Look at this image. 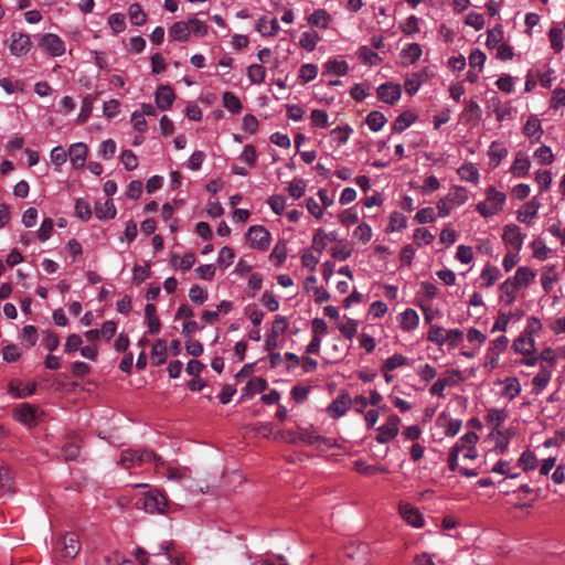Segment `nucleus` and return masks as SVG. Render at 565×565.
I'll return each instance as SVG.
<instances>
[{
  "mask_svg": "<svg viewBox=\"0 0 565 565\" xmlns=\"http://www.w3.org/2000/svg\"><path fill=\"white\" fill-rule=\"evenodd\" d=\"M141 488V491L136 499V508L149 514H167L169 511V501L167 497L156 488H149L146 483L135 486Z\"/></svg>",
  "mask_w": 565,
  "mask_h": 565,
  "instance_id": "nucleus-1",
  "label": "nucleus"
},
{
  "mask_svg": "<svg viewBox=\"0 0 565 565\" xmlns=\"http://www.w3.org/2000/svg\"><path fill=\"white\" fill-rule=\"evenodd\" d=\"M505 194L490 186L487 190L484 201L478 203L477 211L486 218L491 217L502 211L505 203Z\"/></svg>",
  "mask_w": 565,
  "mask_h": 565,
  "instance_id": "nucleus-2",
  "label": "nucleus"
},
{
  "mask_svg": "<svg viewBox=\"0 0 565 565\" xmlns=\"http://www.w3.org/2000/svg\"><path fill=\"white\" fill-rule=\"evenodd\" d=\"M153 462L154 466L161 467L164 465L163 459L149 450H124L120 457V465L125 469H129L137 463Z\"/></svg>",
  "mask_w": 565,
  "mask_h": 565,
  "instance_id": "nucleus-3",
  "label": "nucleus"
},
{
  "mask_svg": "<svg viewBox=\"0 0 565 565\" xmlns=\"http://www.w3.org/2000/svg\"><path fill=\"white\" fill-rule=\"evenodd\" d=\"M467 200L468 195L463 188H451L448 194L437 202L438 215L440 217L448 216L454 207L465 204Z\"/></svg>",
  "mask_w": 565,
  "mask_h": 565,
  "instance_id": "nucleus-4",
  "label": "nucleus"
},
{
  "mask_svg": "<svg viewBox=\"0 0 565 565\" xmlns=\"http://www.w3.org/2000/svg\"><path fill=\"white\" fill-rule=\"evenodd\" d=\"M169 547H170V543L168 541H163L160 544V546L158 548V552H154L152 554H149L143 548H137L136 550V557L140 562V564H142V565L150 564V563L152 565L170 564L171 556L168 554Z\"/></svg>",
  "mask_w": 565,
  "mask_h": 565,
  "instance_id": "nucleus-5",
  "label": "nucleus"
},
{
  "mask_svg": "<svg viewBox=\"0 0 565 565\" xmlns=\"http://www.w3.org/2000/svg\"><path fill=\"white\" fill-rule=\"evenodd\" d=\"M246 239L252 248L266 250L270 246L271 235L263 225H253L246 233Z\"/></svg>",
  "mask_w": 565,
  "mask_h": 565,
  "instance_id": "nucleus-6",
  "label": "nucleus"
},
{
  "mask_svg": "<svg viewBox=\"0 0 565 565\" xmlns=\"http://www.w3.org/2000/svg\"><path fill=\"white\" fill-rule=\"evenodd\" d=\"M369 545L365 543L350 544L344 550L343 565H365L369 562Z\"/></svg>",
  "mask_w": 565,
  "mask_h": 565,
  "instance_id": "nucleus-7",
  "label": "nucleus"
},
{
  "mask_svg": "<svg viewBox=\"0 0 565 565\" xmlns=\"http://www.w3.org/2000/svg\"><path fill=\"white\" fill-rule=\"evenodd\" d=\"M508 344L509 339L505 335H500L494 340L490 341L487 351V367L493 370L499 365L500 355L507 350Z\"/></svg>",
  "mask_w": 565,
  "mask_h": 565,
  "instance_id": "nucleus-8",
  "label": "nucleus"
},
{
  "mask_svg": "<svg viewBox=\"0 0 565 565\" xmlns=\"http://www.w3.org/2000/svg\"><path fill=\"white\" fill-rule=\"evenodd\" d=\"M40 46L51 56L57 57L65 53V42L54 33H45L40 39Z\"/></svg>",
  "mask_w": 565,
  "mask_h": 565,
  "instance_id": "nucleus-9",
  "label": "nucleus"
},
{
  "mask_svg": "<svg viewBox=\"0 0 565 565\" xmlns=\"http://www.w3.org/2000/svg\"><path fill=\"white\" fill-rule=\"evenodd\" d=\"M398 513L408 525L415 529H420L425 524V520L420 511L408 502H399Z\"/></svg>",
  "mask_w": 565,
  "mask_h": 565,
  "instance_id": "nucleus-10",
  "label": "nucleus"
},
{
  "mask_svg": "<svg viewBox=\"0 0 565 565\" xmlns=\"http://www.w3.org/2000/svg\"><path fill=\"white\" fill-rule=\"evenodd\" d=\"M502 238L508 249L521 250L525 235L518 225L508 224L503 228Z\"/></svg>",
  "mask_w": 565,
  "mask_h": 565,
  "instance_id": "nucleus-11",
  "label": "nucleus"
},
{
  "mask_svg": "<svg viewBox=\"0 0 565 565\" xmlns=\"http://www.w3.org/2000/svg\"><path fill=\"white\" fill-rule=\"evenodd\" d=\"M10 53L14 56H23L31 49V40L28 34L13 32L10 36Z\"/></svg>",
  "mask_w": 565,
  "mask_h": 565,
  "instance_id": "nucleus-12",
  "label": "nucleus"
},
{
  "mask_svg": "<svg viewBox=\"0 0 565 565\" xmlns=\"http://www.w3.org/2000/svg\"><path fill=\"white\" fill-rule=\"evenodd\" d=\"M399 418L397 416H391L387 422L379 427V433L375 439L385 444L392 440L398 434Z\"/></svg>",
  "mask_w": 565,
  "mask_h": 565,
  "instance_id": "nucleus-13",
  "label": "nucleus"
},
{
  "mask_svg": "<svg viewBox=\"0 0 565 565\" xmlns=\"http://www.w3.org/2000/svg\"><path fill=\"white\" fill-rule=\"evenodd\" d=\"M401 86L391 82L384 83L377 88L379 98L386 104H395L401 98Z\"/></svg>",
  "mask_w": 565,
  "mask_h": 565,
  "instance_id": "nucleus-14",
  "label": "nucleus"
},
{
  "mask_svg": "<svg viewBox=\"0 0 565 565\" xmlns=\"http://www.w3.org/2000/svg\"><path fill=\"white\" fill-rule=\"evenodd\" d=\"M39 414V408L31 404H21L14 412L15 418L26 426L34 425Z\"/></svg>",
  "mask_w": 565,
  "mask_h": 565,
  "instance_id": "nucleus-15",
  "label": "nucleus"
},
{
  "mask_svg": "<svg viewBox=\"0 0 565 565\" xmlns=\"http://www.w3.org/2000/svg\"><path fill=\"white\" fill-rule=\"evenodd\" d=\"M87 153L88 148L84 142L72 143L67 152L71 163L75 169L84 167Z\"/></svg>",
  "mask_w": 565,
  "mask_h": 565,
  "instance_id": "nucleus-16",
  "label": "nucleus"
},
{
  "mask_svg": "<svg viewBox=\"0 0 565 565\" xmlns=\"http://www.w3.org/2000/svg\"><path fill=\"white\" fill-rule=\"evenodd\" d=\"M255 30L263 36L274 38L280 31V25L277 19H268L264 15L257 20Z\"/></svg>",
  "mask_w": 565,
  "mask_h": 565,
  "instance_id": "nucleus-17",
  "label": "nucleus"
},
{
  "mask_svg": "<svg viewBox=\"0 0 565 565\" xmlns=\"http://www.w3.org/2000/svg\"><path fill=\"white\" fill-rule=\"evenodd\" d=\"M352 405V399L348 394L338 396L328 407V413L333 418L342 417Z\"/></svg>",
  "mask_w": 565,
  "mask_h": 565,
  "instance_id": "nucleus-18",
  "label": "nucleus"
},
{
  "mask_svg": "<svg viewBox=\"0 0 565 565\" xmlns=\"http://www.w3.org/2000/svg\"><path fill=\"white\" fill-rule=\"evenodd\" d=\"M540 202L534 198L523 204L521 209L518 211V221L521 223L531 224L532 221L535 218L539 210H540Z\"/></svg>",
  "mask_w": 565,
  "mask_h": 565,
  "instance_id": "nucleus-19",
  "label": "nucleus"
},
{
  "mask_svg": "<svg viewBox=\"0 0 565 565\" xmlns=\"http://www.w3.org/2000/svg\"><path fill=\"white\" fill-rule=\"evenodd\" d=\"M81 550L78 536L75 533H68L63 537L62 557L72 559Z\"/></svg>",
  "mask_w": 565,
  "mask_h": 565,
  "instance_id": "nucleus-20",
  "label": "nucleus"
},
{
  "mask_svg": "<svg viewBox=\"0 0 565 565\" xmlns=\"http://www.w3.org/2000/svg\"><path fill=\"white\" fill-rule=\"evenodd\" d=\"M530 168L531 161L529 157L523 152H518L510 170L515 178H524L527 175Z\"/></svg>",
  "mask_w": 565,
  "mask_h": 565,
  "instance_id": "nucleus-21",
  "label": "nucleus"
},
{
  "mask_svg": "<svg viewBox=\"0 0 565 565\" xmlns=\"http://www.w3.org/2000/svg\"><path fill=\"white\" fill-rule=\"evenodd\" d=\"M512 349L515 353L529 355L535 351L534 339L526 334H520L512 343Z\"/></svg>",
  "mask_w": 565,
  "mask_h": 565,
  "instance_id": "nucleus-22",
  "label": "nucleus"
},
{
  "mask_svg": "<svg viewBox=\"0 0 565 565\" xmlns=\"http://www.w3.org/2000/svg\"><path fill=\"white\" fill-rule=\"evenodd\" d=\"M174 93L171 87L167 85L160 86L156 92V104L160 109H168L171 107L174 100Z\"/></svg>",
  "mask_w": 565,
  "mask_h": 565,
  "instance_id": "nucleus-23",
  "label": "nucleus"
},
{
  "mask_svg": "<svg viewBox=\"0 0 565 565\" xmlns=\"http://www.w3.org/2000/svg\"><path fill=\"white\" fill-rule=\"evenodd\" d=\"M419 316L412 309L407 308L399 315V326L404 331H413L418 327Z\"/></svg>",
  "mask_w": 565,
  "mask_h": 565,
  "instance_id": "nucleus-24",
  "label": "nucleus"
},
{
  "mask_svg": "<svg viewBox=\"0 0 565 565\" xmlns=\"http://www.w3.org/2000/svg\"><path fill=\"white\" fill-rule=\"evenodd\" d=\"M35 391V383H28L23 385L20 382H11L8 387V393L14 398H24L32 395Z\"/></svg>",
  "mask_w": 565,
  "mask_h": 565,
  "instance_id": "nucleus-25",
  "label": "nucleus"
},
{
  "mask_svg": "<svg viewBox=\"0 0 565 565\" xmlns=\"http://www.w3.org/2000/svg\"><path fill=\"white\" fill-rule=\"evenodd\" d=\"M558 280V274L555 265L545 266L541 275L542 288L545 292H550L554 284Z\"/></svg>",
  "mask_w": 565,
  "mask_h": 565,
  "instance_id": "nucleus-26",
  "label": "nucleus"
},
{
  "mask_svg": "<svg viewBox=\"0 0 565 565\" xmlns=\"http://www.w3.org/2000/svg\"><path fill=\"white\" fill-rule=\"evenodd\" d=\"M502 393L501 395L509 401L514 399L521 392V383L519 379L511 376L502 381Z\"/></svg>",
  "mask_w": 565,
  "mask_h": 565,
  "instance_id": "nucleus-27",
  "label": "nucleus"
},
{
  "mask_svg": "<svg viewBox=\"0 0 565 565\" xmlns=\"http://www.w3.org/2000/svg\"><path fill=\"white\" fill-rule=\"evenodd\" d=\"M422 46L418 43H409L402 50V60L403 64H414L416 63L420 56H422Z\"/></svg>",
  "mask_w": 565,
  "mask_h": 565,
  "instance_id": "nucleus-28",
  "label": "nucleus"
},
{
  "mask_svg": "<svg viewBox=\"0 0 565 565\" xmlns=\"http://www.w3.org/2000/svg\"><path fill=\"white\" fill-rule=\"evenodd\" d=\"M542 132L540 119L534 115L530 116L524 126V135L537 141L541 139Z\"/></svg>",
  "mask_w": 565,
  "mask_h": 565,
  "instance_id": "nucleus-29",
  "label": "nucleus"
},
{
  "mask_svg": "<svg viewBox=\"0 0 565 565\" xmlns=\"http://www.w3.org/2000/svg\"><path fill=\"white\" fill-rule=\"evenodd\" d=\"M170 36L173 38V40L179 42L188 41L190 38V29L188 21H178L172 24V26L169 30Z\"/></svg>",
  "mask_w": 565,
  "mask_h": 565,
  "instance_id": "nucleus-30",
  "label": "nucleus"
},
{
  "mask_svg": "<svg viewBox=\"0 0 565 565\" xmlns=\"http://www.w3.org/2000/svg\"><path fill=\"white\" fill-rule=\"evenodd\" d=\"M330 20L331 15L324 9H317L309 15L308 23L312 26L327 29Z\"/></svg>",
  "mask_w": 565,
  "mask_h": 565,
  "instance_id": "nucleus-31",
  "label": "nucleus"
},
{
  "mask_svg": "<svg viewBox=\"0 0 565 565\" xmlns=\"http://www.w3.org/2000/svg\"><path fill=\"white\" fill-rule=\"evenodd\" d=\"M536 273L526 266H521L516 269L513 281L518 286H529L535 279Z\"/></svg>",
  "mask_w": 565,
  "mask_h": 565,
  "instance_id": "nucleus-32",
  "label": "nucleus"
},
{
  "mask_svg": "<svg viewBox=\"0 0 565 565\" xmlns=\"http://www.w3.org/2000/svg\"><path fill=\"white\" fill-rule=\"evenodd\" d=\"M551 379L552 371L547 367H541L540 372L532 380L535 393L540 394L544 388H546Z\"/></svg>",
  "mask_w": 565,
  "mask_h": 565,
  "instance_id": "nucleus-33",
  "label": "nucleus"
},
{
  "mask_svg": "<svg viewBox=\"0 0 565 565\" xmlns=\"http://www.w3.org/2000/svg\"><path fill=\"white\" fill-rule=\"evenodd\" d=\"M195 255L190 252L180 257L178 254H173L170 260L171 266L178 267L182 270H189L195 264Z\"/></svg>",
  "mask_w": 565,
  "mask_h": 565,
  "instance_id": "nucleus-34",
  "label": "nucleus"
},
{
  "mask_svg": "<svg viewBox=\"0 0 565 565\" xmlns=\"http://www.w3.org/2000/svg\"><path fill=\"white\" fill-rule=\"evenodd\" d=\"M354 469L361 475L371 476L374 473H386L388 472L387 467L382 465H367L365 461L358 460L354 463Z\"/></svg>",
  "mask_w": 565,
  "mask_h": 565,
  "instance_id": "nucleus-35",
  "label": "nucleus"
},
{
  "mask_svg": "<svg viewBox=\"0 0 565 565\" xmlns=\"http://www.w3.org/2000/svg\"><path fill=\"white\" fill-rule=\"evenodd\" d=\"M167 344L162 339H158L151 349V359L154 365H161L166 362Z\"/></svg>",
  "mask_w": 565,
  "mask_h": 565,
  "instance_id": "nucleus-36",
  "label": "nucleus"
},
{
  "mask_svg": "<svg viewBox=\"0 0 565 565\" xmlns=\"http://www.w3.org/2000/svg\"><path fill=\"white\" fill-rule=\"evenodd\" d=\"M457 173L461 180L471 183H478L480 177L479 170L472 163L461 166Z\"/></svg>",
  "mask_w": 565,
  "mask_h": 565,
  "instance_id": "nucleus-37",
  "label": "nucleus"
},
{
  "mask_svg": "<svg viewBox=\"0 0 565 565\" xmlns=\"http://www.w3.org/2000/svg\"><path fill=\"white\" fill-rule=\"evenodd\" d=\"M246 75L252 84H262L266 77V70L262 64H252L247 67Z\"/></svg>",
  "mask_w": 565,
  "mask_h": 565,
  "instance_id": "nucleus-38",
  "label": "nucleus"
},
{
  "mask_svg": "<svg viewBox=\"0 0 565 565\" xmlns=\"http://www.w3.org/2000/svg\"><path fill=\"white\" fill-rule=\"evenodd\" d=\"M326 72L328 74L343 76L349 71V65L343 60H330L324 64Z\"/></svg>",
  "mask_w": 565,
  "mask_h": 565,
  "instance_id": "nucleus-39",
  "label": "nucleus"
},
{
  "mask_svg": "<svg viewBox=\"0 0 565 565\" xmlns=\"http://www.w3.org/2000/svg\"><path fill=\"white\" fill-rule=\"evenodd\" d=\"M500 276L501 271L498 267L487 265L481 273V279L483 281L482 286L491 287L500 278Z\"/></svg>",
  "mask_w": 565,
  "mask_h": 565,
  "instance_id": "nucleus-40",
  "label": "nucleus"
},
{
  "mask_svg": "<svg viewBox=\"0 0 565 565\" xmlns=\"http://www.w3.org/2000/svg\"><path fill=\"white\" fill-rule=\"evenodd\" d=\"M519 286L512 280L507 279L500 285V290L502 292V299L508 303H512L515 300V290Z\"/></svg>",
  "mask_w": 565,
  "mask_h": 565,
  "instance_id": "nucleus-41",
  "label": "nucleus"
},
{
  "mask_svg": "<svg viewBox=\"0 0 565 565\" xmlns=\"http://www.w3.org/2000/svg\"><path fill=\"white\" fill-rule=\"evenodd\" d=\"M386 121V117L377 110L371 111L366 117V125L372 131L381 130Z\"/></svg>",
  "mask_w": 565,
  "mask_h": 565,
  "instance_id": "nucleus-42",
  "label": "nucleus"
},
{
  "mask_svg": "<svg viewBox=\"0 0 565 565\" xmlns=\"http://www.w3.org/2000/svg\"><path fill=\"white\" fill-rule=\"evenodd\" d=\"M223 106L231 113L237 114L242 109L239 98L232 92H225L222 97Z\"/></svg>",
  "mask_w": 565,
  "mask_h": 565,
  "instance_id": "nucleus-43",
  "label": "nucleus"
},
{
  "mask_svg": "<svg viewBox=\"0 0 565 565\" xmlns=\"http://www.w3.org/2000/svg\"><path fill=\"white\" fill-rule=\"evenodd\" d=\"M359 329V323L356 320L347 318L343 322L340 323L339 330L342 335L349 340L353 339Z\"/></svg>",
  "mask_w": 565,
  "mask_h": 565,
  "instance_id": "nucleus-44",
  "label": "nucleus"
},
{
  "mask_svg": "<svg viewBox=\"0 0 565 565\" xmlns=\"http://www.w3.org/2000/svg\"><path fill=\"white\" fill-rule=\"evenodd\" d=\"M319 41L320 38L317 33L307 31L301 34L299 44L306 51L312 52L316 49Z\"/></svg>",
  "mask_w": 565,
  "mask_h": 565,
  "instance_id": "nucleus-45",
  "label": "nucleus"
},
{
  "mask_svg": "<svg viewBox=\"0 0 565 565\" xmlns=\"http://www.w3.org/2000/svg\"><path fill=\"white\" fill-rule=\"evenodd\" d=\"M353 238H355L358 242L362 244H367L372 238V228L366 223H361L358 225V227L353 231Z\"/></svg>",
  "mask_w": 565,
  "mask_h": 565,
  "instance_id": "nucleus-46",
  "label": "nucleus"
},
{
  "mask_svg": "<svg viewBox=\"0 0 565 565\" xmlns=\"http://www.w3.org/2000/svg\"><path fill=\"white\" fill-rule=\"evenodd\" d=\"M96 216L99 220L114 218L116 216V207L113 201L107 200L102 205L96 207Z\"/></svg>",
  "mask_w": 565,
  "mask_h": 565,
  "instance_id": "nucleus-47",
  "label": "nucleus"
},
{
  "mask_svg": "<svg viewBox=\"0 0 565 565\" xmlns=\"http://www.w3.org/2000/svg\"><path fill=\"white\" fill-rule=\"evenodd\" d=\"M415 121V116L412 113L401 114L393 124V130L402 132L407 129Z\"/></svg>",
  "mask_w": 565,
  "mask_h": 565,
  "instance_id": "nucleus-48",
  "label": "nucleus"
},
{
  "mask_svg": "<svg viewBox=\"0 0 565 565\" xmlns=\"http://www.w3.org/2000/svg\"><path fill=\"white\" fill-rule=\"evenodd\" d=\"M234 257H235V253H234L233 248H231L228 246H224L218 252L217 265L221 268L226 269L227 267H230L232 265Z\"/></svg>",
  "mask_w": 565,
  "mask_h": 565,
  "instance_id": "nucleus-49",
  "label": "nucleus"
},
{
  "mask_svg": "<svg viewBox=\"0 0 565 565\" xmlns=\"http://www.w3.org/2000/svg\"><path fill=\"white\" fill-rule=\"evenodd\" d=\"M407 218L404 214L399 212H393L390 216V223L387 226V232H397L406 227Z\"/></svg>",
  "mask_w": 565,
  "mask_h": 565,
  "instance_id": "nucleus-50",
  "label": "nucleus"
},
{
  "mask_svg": "<svg viewBox=\"0 0 565 565\" xmlns=\"http://www.w3.org/2000/svg\"><path fill=\"white\" fill-rule=\"evenodd\" d=\"M54 232V223L52 218L46 217L42 221L39 230H38V238L40 242L44 243L46 242Z\"/></svg>",
  "mask_w": 565,
  "mask_h": 565,
  "instance_id": "nucleus-51",
  "label": "nucleus"
},
{
  "mask_svg": "<svg viewBox=\"0 0 565 565\" xmlns=\"http://www.w3.org/2000/svg\"><path fill=\"white\" fill-rule=\"evenodd\" d=\"M328 245L327 233L322 228H318L312 237L311 248L321 254Z\"/></svg>",
  "mask_w": 565,
  "mask_h": 565,
  "instance_id": "nucleus-52",
  "label": "nucleus"
},
{
  "mask_svg": "<svg viewBox=\"0 0 565 565\" xmlns=\"http://www.w3.org/2000/svg\"><path fill=\"white\" fill-rule=\"evenodd\" d=\"M93 103L94 97L92 95H87L83 98L82 108L77 117L78 124H84L89 118L93 110Z\"/></svg>",
  "mask_w": 565,
  "mask_h": 565,
  "instance_id": "nucleus-53",
  "label": "nucleus"
},
{
  "mask_svg": "<svg viewBox=\"0 0 565 565\" xmlns=\"http://www.w3.org/2000/svg\"><path fill=\"white\" fill-rule=\"evenodd\" d=\"M533 157L541 164H551L554 160V154L548 146H541L540 148H537L534 151Z\"/></svg>",
  "mask_w": 565,
  "mask_h": 565,
  "instance_id": "nucleus-54",
  "label": "nucleus"
},
{
  "mask_svg": "<svg viewBox=\"0 0 565 565\" xmlns=\"http://www.w3.org/2000/svg\"><path fill=\"white\" fill-rule=\"evenodd\" d=\"M267 381L262 377H253L246 385V394L255 395L257 393H262L267 388Z\"/></svg>",
  "mask_w": 565,
  "mask_h": 565,
  "instance_id": "nucleus-55",
  "label": "nucleus"
},
{
  "mask_svg": "<svg viewBox=\"0 0 565 565\" xmlns=\"http://www.w3.org/2000/svg\"><path fill=\"white\" fill-rule=\"evenodd\" d=\"M318 75V67L315 64H303L299 70V78L302 83H309L313 81Z\"/></svg>",
  "mask_w": 565,
  "mask_h": 565,
  "instance_id": "nucleus-56",
  "label": "nucleus"
},
{
  "mask_svg": "<svg viewBox=\"0 0 565 565\" xmlns=\"http://www.w3.org/2000/svg\"><path fill=\"white\" fill-rule=\"evenodd\" d=\"M189 298L192 302L202 305L207 300V290L199 285H193L189 290Z\"/></svg>",
  "mask_w": 565,
  "mask_h": 565,
  "instance_id": "nucleus-57",
  "label": "nucleus"
},
{
  "mask_svg": "<svg viewBox=\"0 0 565 565\" xmlns=\"http://www.w3.org/2000/svg\"><path fill=\"white\" fill-rule=\"evenodd\" d=\"M447 330H445L440 326H431L427 339L428 341L436 343L438 345H444L446 343L445 333Z\"/></svg>",
  "mask_w": 565,
  "mask_h": 565,
  "instance_id": "nucleus-58",
  "label": "nucleus"
},
{
  "mask_svg": "<svg viewBox=\"0 0 565 565\" xmlns=\"http://www.w3.org/2000/svg\"><path fill=\"white\" fill-rule=\"evenodd\" d=\"M419 19L416 15L408 17L403 23H401V31L406 35H413L419 32Z\"/></svg>",
  "mask_w": 565,
  "mask_h": 565,
  "instance_id": "nucleus-59",
  "label": "nucleus"
},
{
  "mask_svg": "<svg viewBox=\"0 0 565 565\" xmlns=\"http://www.w3.org/2000/svg\"><path fill=\"white\" fill-rule=\"evenodd\" d=\"M551 47L554 52L558 53L563 49V30L558 28H552L548 32Z\"/></svg>",
  "mask_w": 565,
  "mask_h": 565,
  "instance_id": "nucleus-60",
  "label": "nucleus"
},
{
  "mask_svg": "<svg viewBox=\"0 0 565 565\" xmlns=\"http://www.w3.org/2000/svg\"><path fill=\"white\" fill-rule=\"evenodd\" d=\"M131 23L142 25L146 22V13L138 3H134L128 10Z\"/></svg>",
  "mask_w": 565,
  "mask_h": 565,
  "instance_id": "nucleus-61",
  "label": "nucleus"
},
{
  "mask_svg": "<svg viewBox=\"0 0 565 565\" xmlns=\"http://www.w3.org/2000/svg\"><path fill=\"white\" fill-rule=\"evenodd\" d=\"M406 364L407 358H405L402 354H394L385 360L383 364V370L390 372Z\"/></svg>",
  "mask_w": 565,
  "mask_h": 565,
  "instance_id": "nucleus-62",
  "label": "nucleus"
},
{
  "mask_svg": "<svg viewBox=\"0 0 565 565\" xmlns=\"http://www.w3.org/2000/svg\"><path fill=\"white\" fill-rule=\"evenodd\" d=\"M190 35L194 34L195 36H204L207 33V24L199 19L192 18L188 21Z\"/></svg>",
  "mask_w": 565,
  "mask_h": 565,
  "instance_id": "nucleus-63",
  "label": "nucleus"
},
{
  "mask_svg": "<svg viewBox=\"0 0 565 565\" xmlns=\"http://www.w3.org/2000/svg\"><path fill=\"white\" fill-rule=\"evenodd\" d=\"M552 173L548 170H539L535 173V181L540 186L541 192L546 191L552 184Z\"/></svg>",
  "mask_w": 565,
  "mask_h": 565,
  "instance_id": "nucleus-64",
  "label": "nucleus"
}]
</instances>
